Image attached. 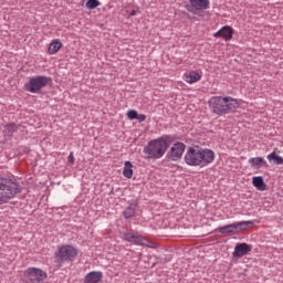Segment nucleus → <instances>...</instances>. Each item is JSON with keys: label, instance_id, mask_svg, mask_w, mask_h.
<instances>
[{"label": "nucleus", "instance_id": "393cba45", "mask_svg": "<svg viewBox=\"0 0 283 283\" xmlns=\"http://www.w3.org/2000/svg\"><path fill=\"white\" fill-rule=\"evenodd\" d=\"M136 120H139V123H144V120H147V116L144 114H137Z\"/></svg>", "mask_w": 283, "mask_h": 283}, {"label": "nucleus", "instance_id": "20e7f679", "mask_svg": "<svg viewBox=\"0 0 283 283\" xmlns=\"http://www.w3.org/2000/svg\"><path fill=\"white\" fill-rule=\"evenodd\" d=\"M21 192L19 184L10 179H0V205H4L8 200H12L17 193Z\"/></svg>", "mask_w": 283, "mask_h": 283}, {"label": "nucleus", "instance_id": "2eb2a0df", "mask_svg": "<svg viewBox=\"0 0 283 283\" xmlns=\"http://www.w3.org/2000/svg\"><path fill=\"white\" fill-rule=\"evenodd\" d=\"M200 78H202V76L196 71L188 72L184 75V81H186V83H189L190 85H193V83H198Z\"/></svg>", "mask_w": 283, "mask_h": 283}, {"label": "nucleus", "instance_id": "bb28decb", "mask_svg": "<svg viewBox=\"0 0 283 283\" xmlns=\"http://www.w3.org/2000/svg\"><path fill=\"white\" fill-rule=\"evenodd\" d=\"M130 17H136V10H133V11L130 12Z\"/></svg>", "mask_w": 283, "mask_h": 283}, {"label": "nucleus", "instance_id": "423d86ee", "mask_svg": "<svg viewBox=\"0 0 283 283\" xmlns=\"http://www.w3.org/2000/svg\"><path fill=\"white\" fill-rule=\"evenodd\" d=\"M27 280L31 283H43L48 280V272L39 268H29L24 271Z\"/></svg>", "mask_w": 283, "mask_h": 283}, {"label": "nucleus", "instance_id": "5701e85b", "mask_svg": "<svg viewBox=\"0 0 283 283\" xmlns=\"http://www.w3.org/2000/svg\"><path fill=\"white\" fill-rule=\"evenodd\" d=\"M134 213H136V210H135L134 206H129L124 211V218L129 219V218L134 217Z\"/></svg>", "mask_w": 283, "mask_h": 283}, {"label": "nucleus", "instance_id": "9d476101", "mask_svg": "<svg viewBox=\"0 0 283 283\" xmlns=\"http://www.w3.org/2000/svg\"><path fill=\"white\" fill-rule=\"evenodd\" d=\"M187 146L185 144L178 142L176 143L168 153V158L170 160H180L182 158V154H185V149Z\"/></svg>", "mask_w": 283, "mask_h": 283}, {"label": "nucleus", "instance_id": "f257e3e1", "mask_svg": "<svg viewBox=\"0 0 283 283\" xmlns=\"http://www.w3.org/2000/svg\"><path fill=\"white\" fill-rule=\"evenodd\" d=\"M216 160V153L211 149L200 147L188 148L185 155V163L190 167H207Z\"/></svg>", "mask_w": 283, "mask_h": 283}, {"label": "nucleus", "instance_id": "6ab92c4d", "mask_svg": "<svg viewBox=\"0 0 283 283\" xmlns=\"http://www.w3.org/2000/svg\"><path fill=\"white\" fill-rule=\"evenodd\" d=\"M123 176L128 179L134 176V165H132V161H125Z\"/></svg>", "mask_w": 283, "mask_h": 283}, {"label": "nucleus", "instance_id": "39448f33", "mask_svg": "<svg viewBox=\"0 0 283 283\" xmlns=\"http://www.w3.org/2000/svg\"><path fill=\"white\" fill-rule=\"evenodd\" d=\"M48 83H50V77L36 76L24 85V90L31 92V94H36L39 91L43 90V87H46Z\"/></svg>", "mask_w": 283, "mask_h": 283}, {"label": "nucleus", "instance_id": "7ed1b4c3", "mask_svg": "<svg viewBox=\"0 0 283 283\" xmlns=\"http://www.w3.org/2000/svg\"><path fill=\"white\" fill-rule=\"evenodd\" d=\"M169 149V137H160L154 140H150L148 145L144 148V154L146 158L151 160H158L163 158Z\"/></svg>", "mask_w": 283, "mask_h": 283}, {"label": "nucleus", "instance_id": "4be33fe9", "mask_svg": "<svg viewBox=\"0 0 283 283\" xmlns=\"http://www.w3.org/2000/svg\"><path fill=\"white\" fill-rule=\"evenodd\" d=\"M98 6H101V1H98V0H88L86 2V8L88 10H94L95 8H98Z\"/></svg>", "mask_w": 283, "mask_h": 283}, {"label": "nucleus", "instance_id": "ddd939ff", "mask_svg": "<svg viewBox=\"0 0 283 283\" xmlns=\"http://www.w3.org/2000/svg\"><path fill=\"white\" fill-rule=\"evenodd\" d=\"M191 8L198 12L209 10V0H189Z\"/></svg>", "mask_w": 283, "mask_h": 283}, {"label": "nucleus", "instance_id": "aec40b11", "mask_svg": "<svg viewBox=\"0 0 283 283\" xmlns=\"http://www.w3.org/2000/svg\"><path fill=\"white\" fill-rule=\"evenodd\" d=\"M269 163H274V165H283V158L275 154V151L268 155Z\"/></svg>", "mask_w": 283, "mask_h": 283}, {"label": "nucleus", "instance_id": "f03ea898", "mask_svg": "<svg viewBox=\"0 0 283 283\" xmlns=\"http://www.w3.org/2000/svg\"><path fill=\"white\" fill-rule=\"evenodd\" d=\"M209 106L213 114L222 116V114H229V112H235L240 107L238 99L233 97L214 96L209 101Z\"/></svg>", "mask_w": 283, "mask_h": 283}, {"label": "nucleus", "instance_id": "6e6552de", "mask_svg": "<svg viewBox=\"0 0 283 283\" xmlns=\"http://www.w3.org/2000/svg\"><path fill=\"white\" fill-rule=\"evenodd\" d=\"M248 227H253V221H241L238 223H232L228 226H223L218 229L219 233L227 234V233H239V231L247 230Z\"/></svg>", "mask_w": 283, "mask_h": 283}, {"label": "nucleus", "instance_id": "9b49d317", "mask_svg": "<svg viewBox=\"0 0 283 283\" xmlns=\"http://www.w3.org/2000/svg\"><path fill=\"white\" fill-rule=\"evenodd\" d=\"M252 247L248 243H238L232 253L233 258H244V255H249L252 251Z\"/></svg>", "mask_w": 283, "mask_h": 283}, {"label": "nucleus", "instance_id": "4468645a", "mask_svg": "<svg viewBox=\"0 0 283 283\" xmlns=\"http://www.w3.org/2000/svg\"><path fill=\"white\" fill-rule=\"evenodd\" d=\"M249 165L252 169H262V167H266V160L264 157H253L249 159Z\"/></svg>", "mask_w": 283, "mask_h": 283}, {"label": "nucleus", "instance_id": "f3484780", "mask_svg": "<svg viewBox=\"0 0 283 283\" xmlns=\"http://www.w3.org/2000/svg\"><path fill=\"white\" fill-rule=\"evenodd\" d=\"M252 185L258 189V191H266V184H264V179L262 177H253Z\"/></svg>", "mask_w": 283, "mask_h": 283}, {"label": "nucleus", "instance_id": "a878e982", "mask_svg": "<svg viewBox=\"0 0 283 283\" xmlns=\"http://www.w3.org/2000/svg\"><path fill=\"white\" fill-rule=\"evenodd\" d=\"M67 163H70V165H74V153H70L67 157Z\"/></svg>", "mask_w": 283, "mask_h": 283}, {"label": "nucleus", "instance_id": "b1692460", "mask_svg": "<svg viewBox=\"0 0 283 283\" xmlns=\"http://www.w3.org/2000/svg\"><path fill=\"white\" fill-rule=\"evenodd\" d=\"M127 117L129 118V120H136V118H138V112L135 109H130L127 112Z\"/></svg>", "mask_w": 283, "mask_h": 283}, {"label": "nucleus", "instance_id": "f8f14e48", "mask_svg": "<svg viewBox=\"0 0 283 283\" xmlns=\"http://www.w3.org/2000/svg\"><path fill=\"white\" fill-rule=\"evenodd\" d=\"M216 39H223L224 41H231L233 39V28L226 25L213 34Z\"/></svg>", "mask_w": 283, "mask_h": 283}, {"label": "nucleus", "instance_id": "a211bd4d", "mask_svg": "<svg viewBox=\"0 0 283 283\" xmlns=\"http://www.w3.org/2000/svg\"><path fill=\"white\" fill-rule=\"evenodd\" d=\"M63 48V42H61L59 39L53 40L52 43L49 45L48 52L49 54H56L59 50Z\"/></svg>", "mask_w": 283, "mask_h": 283}, {"label": "nucleus", "instance_id": "1a4fd4ad", "mask_svg": "<svg viewBox=\"0 0 283 283\" xmlns=\"http://www.w3.org/2000/svg\"><path fill=\"white\" fill-rule=\"evenodd\" d=\"M124 240H126V242H134L138 247H149V249H156L155 244H149V241L146 238L140 235L125 233Z\"/></svg>", "mask_w": 283, "mask_h": 283}, {"label": "nucleus", "instance_id": "dca6fc26", "mask_svg": "<svg viewBox=\"0 0 283 283\" xmlns=\"http://www.w3.org/2000/svg\"><path fill=\"white\" fill-rule=\"evenodd\" d=\"M103 280V273L102 272H90L86 274L84 282L85 283H98Z\"/></svg>", "mask_w": 283, "mask_h": 283}, {"label": "nucleus", "instance_id": "0eeeda50", "mask_svg": "<svg viewBox=\"0 0 283 283\" xmlns=\"http://www.w3.org/2000/svg\"><path fill=\"white\" fill-rule=\"evenodd\" d=\"M78 255V251L75 250L72 245H63L59 249V252L55 254V258L60 262H72L74 258Z\"/></svg>", "mask_w": 283, "mask_h": 283}, {"label": "nucleus", "instance_id": "412c9836", "mask_svg": "<svg viewBox=\"0 0 283 283\" xmlns=\"http://www.w3.org/2000/svg\"><path fill=\"white\" fill-rule=\"evenodd\" d=\"M17 129H19V126H17L14 123L4 126V132H7L9 136H12Z\"/></svg>", "mask_w": 283, "mask_h": 283}]
</instances>
